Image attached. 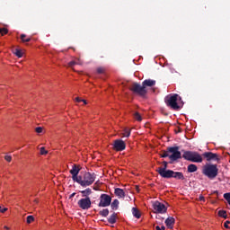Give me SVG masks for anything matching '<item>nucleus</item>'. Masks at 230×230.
<instances>
[{
	"instance_id": "obj_1",
	"label": "nucleus",
	"mask_w": 230,
	"mask_h": 230,
	"mask_svg": "<svg viewBox=\"0 0 230 230\" xmlns=\"http://www.w3.org/2000/svg\"><path fill=\"white\" fill-rule=\"evenodd\" d=\"M165 104L172 111H181L184 107L182 97L177 93L170 94L165 97Z\"/></svg>"
},
{
	"instance_id": "obj_2",
	"label": "nucleus",
	"mask_w": 230,
	"mask_h": 230,
	"mask_svg": "<svg viewBox=\"0 0 230 230\" xmlns=\"http://www.w3.org/2000/svg\"><path fill=\"white\" fill-rule=\"evenodd\" d=\"M96 181V174L94 172L91 173L89 172H84L83 175H79V180H77V184L83 186V188H87L91 186Z\"/></svg>"
},
{
	"instance_id": "obj_3",
	"label": "nucleus",
	"mask_w": 230,
	"mask_h": 230,
	"mask_svg": "<svg viewBox=\"0 0 230 230\" xmlns=\"http://www.w3.org/2000/svg\"><path fill=\"white\" fill-rule=\"evenodd\" d=\"M202 173L208 177V179L213 181V179H217L218 175V166L213 164H207L203 167Z\"/></svg>"
},
{
	"instance_id": "obj_4",
	"label": "nucleus",
	"mask_w": 230,
	"mask_h": 230,
	"mask_svg": "<svg viewBox=\"0 0 230 230\" xmlns=\"http://www.w3.org/2000/svg\"><path fill=\"white\" fill-rule=\"evenodd\" d=\"M203 155L197 151H184L182 157L185 161H190V163H202L204 161Z\"/></svg>"
},
{
	"instance_id": "obj_5",
	"label": "nucleus",
	"mask_w": 230,
	"mask_h": 230,
	"mask_svg": "<svg viewBox=\"0 0 230 230\" xmlns=\"http://www.w3.org/2000/svg\"><path fill=\"white\" fill-rule=\"evenodd\" d=\"M130 91H132L134 94L141 96V98H145V96H146V93H148L146 88H145L143 84L141 85L138 83H133L130 86Z\"/></svg>"
},
{
	"instance_id": "obj_6",
	"label": "nucleus",
	"mask_w": 230,
	"mask_h": 230,
	"mask_svg": "<svg viewBox=\"0 0 230 230\" xmlns=\"http://www.w3.org/2000/svg\"><path fill=\"white\" fill-rule=\"evenodd\" d=\"M179 146H170L167 147V152H169V154H172L169 155V159L171 161H177L178 159H181L182 155H181V151Z\"/></svg>"
},
{
	"instance_id": "obj_7",
	"label": "nucleus",
	"mask_w": 230,
	"mask_h": 230,
	"mask_svg": "<svg viewBox=\"0 0 230 230\" xmlns=\"http://www.w3.org/2000/svg\"><path fill=\"white\" fill-rule=\"evenodd\" d=\"M99 208H107L111 206L112 202V198L109 194H102L99 198Z\"/></svg>"
},
{
	"instance_id": "obj_8",
	"label": "nucleus",
	"mask_w": 230,
	"mask_h": 230,
	"mask_svg": "<svg viewBox=\"0 0 230 230\" xmlns=\"http://www.w3.org/2000/svg\"><path fill=\"white\" fill-rule=\"evenodd\" d=\"M77 204H78V206L81 209H84V210L90 209V208H91V198H89V197L83 198V199L78 200Z\"/></svg>"
},
{
	"instance_id": "obj_9",
	"label": "nucleus",
	"mask_w": 230,
	"mask_h": 230,
	"mask_svg": "<svg viewBox=\"0 0 230 230\" xmlns=\"http://www.w3.org/2000/svg\"><path fill=\"white\" fill-rule=\"evenodd\" d=\"M153 209L156 213H160V214H164V213H166V211H168V208H166V206H164V204L159 201H155L153 203Z\"/></svg>"
},
{
	"instance_id": "obj_10",
	"label": "nucleus",
	"mask_w": 230,
	"mask_h": 230,
	"mask_svg": "<svg viewBox=\"0 0 230 230\" xmlns=\"http://www.w3.org/2000/svg\"><path fill=\"white\" fill-rule=\"evenodd\" d=\"M157 173H159L160 176L163 177V179H172V175L173 173V171L163 169V167H159L156 169Z\"/></svg>"
},
{
	"instance_id": "obj_11",
	"label": "nucleus",
	"mask_w": 230,
	"mask_h": 230,
	"mask_svg": "<svg viewBox=\"0 0 230 230\" xmlns=\"http://www.w3.org/2000/svg\"><path fill=\"white\" fill-rule=\"evenodd\" d=\"M70 173L72 175V180L75 182H77L78 180L80 179V176H78V173H80V167L77 166L76 164H74L72 166V169L70 170Z\"/></svg>"
},
{
	"instance_id": "obj_12",
	"label": "nucleus",
	"mask_w": 230,
	"mask_h": 230,
	"mask_svg": "<svg viewBox=\"0 0 230 230\" xmlns=\"http://www.w3.org/2000/svg\"><path fill=\"white\" fill-rule=\"evenodd\" d=\"M202 156L205 157L207 161H220L218 154L213 152H205L202 154Z\"/></svg>"
},
{
	"instance_id": "obj_13",
	"label": "nucleus",
	"mask_w": 230,
	"mask_h": 230,
	"mask_svg": "<svg viewBox=\"0 0 230 230\" xmlns=\"http://www.w3.org/2000/svg\"><path fill=\"white\" fill-rule=\"evenodd\" d=\"M127 148V144L122 139H116V152H123Z\"/></svg>"
},
{
	"instance_id": "obj_14",
	"label": "nucleus",
	"mask_w": 230,
	"mask_h": 230,
	"mask_svg": "<svg viewBox=\"0 0 230 230\" xmlns=\"http://www.w3.org/2000/svg\"><path fill=\"white\" fill-rule=\"evenodd\" d=\"M174 224L175 218L172 217H169L167 219H165V226L168 227V229H173Z\"/></svg>"
},
{
	"instance_id": "obj_15",
	"label": "nucleus",
	"mask_w": 230,
	"mask_h": 230,
	"mask_svg": "<svg viewBox=\"0 0 230 230\" xmlns=\"http://www.w3.org/2000/svg\"><path fill=\"white\" fill-rule=\"evenodd\" d=\"M172 179H177L178 181H184V174L181 172H174L172 171Z\"/></svg>"
},
{
	"instance_id": "obj_16",
	"label": "nucleus",
	"mask_w": 230,
	"mask_h": 230,
	"mask_svg": "<svg viewBox=\"0 0 230 230\" xmlns=\"http://www.w3.org/2000/svg\"><path fill=\"white\" fill-rule=\"evenodd\" d=\"M142 85H144L145 89H146V87H154V85H155V80L146 79L142 82Z\"/></svg>"
},
{
	"instance_id": "obj_17",
	"label": "nucleus",
	"mask_w": 230,
	"mask_h": 230,
	"mask_svg": "<svg viewBox=\"0 0 230 230\" xmlns=\"http://www.w3.org/2000/svg\"><path fill=\"white\" fill-rule=\"evenodd\" d=\"M197 170H199V167H197V165H195L194 164H190L187 167V172L189 173H195V172H197Z\"/></svg>"
},
{
	"instance_id": "obj_18",
	"label": "nucleus",
	"mask_w": 230,
	"mask_h": 230,
	"mask_svg": "<svg viewBox=\"0 0 230 230\" xmlns=\"http://www.w3.org/2000/svg\"><path fill=\"white\" fill-rule=\"evenodd\" d=\"M116 196L119 199H123L125 197V191L123 189L116 188Z\"/></svg>"
},
{
	"instance_id": "obj_19",
	"label": "nucleus",
	"mask_w": 230,
	"mask_h": 230,
	"mask_svg": "<svg viewBox=\"0 0 230 230\" xmlns=\"http://www.w3.org/2000/svg\"><path fill=\"white\" fill-rule=\"evenodd\" d=\"M80 193H82V197H85V199H87V197H89V195L93 193V190H91L90 188H87L84 190H80Z\"/></svg>"
},
{
	"instance_id": "obj_20",
	"label": "nucleus",
	"mask_w": 230,
	"mask_h": 230,
	"mask_svg": "<svg viewBox=\"0 0 230 230\" xmlns=\"http://www.w3.org/2000/svg\"><path fill=\"white\" fill-rule=\"evenodd\" d=\"M132 215L135 217V218H141V212H139V209L137 208H132Z\"/></svg>"
},
{
	"instance_id": "obj_21",
	"label": "nucleus",
	"mask_w": 230,
	"mask_h": 230,
	"mask_svg": "<svg viewBox=\"0 0 230 230\" xmlns=\"http://www.w3.org/2000/svg\"><path fill=\"white\" fill-rule=\"evenodd\" d=\"M109 224H116V214L115 212L112 213V215L108 218Z\"/></svg>"
},
{
	"instance_id": "obj_22",
	"label": "nucleus",
	"mask_w": 230,
	"mask_h": 230,
	"mask_svg": "<svg viewBox=\"0 0 230 230\" xmlns=\"http://www.w3.org/2000/svg\"><path fill=\"white\" fill-rule=\"evenodd\" d=\"M218 217H221V218H227V212L226 210H219Z\"/></svg>"
},
{
	"instance_id": "obj_23",
	"label": "nucleus",
	"mask_w": 230,
	"mask_h": 230,
	"mask_svg": "<svg viewBox=\"0 0 230 230\" xmlns=\"http://www.w3.org/2000/svg\"><path fill=\"white\" fill-rule=\"evenodd\" d=\"M101 217H109V209L104 208L99 212Z\"/></svg>"
},
{
	"instance_id": "obj_24",
	"label": "nucleus",
	"mask_w": 230,
	"mask_h": 230,
	"mask_svg": "<svg viewBox=\"0 0 230 230\" xmlns=\"http://www.w3.org/2000/svg\"><path fill=\"white\" fill-rule=\"evenodd\" d=\"M14 55L18 57V58H22V50L16 49L14 51Z\"/></svg>"
},
{
	"instance_id": "obj_25",
	"label": "nucleus",
	"mask_w": 230,
	"mask_h": 230,
	"mask_svg": "<svg viewBox=\"0 0 230 230\" xmlns=\"http://www.w3.org/2000/svg\"><path fill=\"white\" fill-rule=\"evenodd\" d=\"M130 129L125 128L124 133H122V137H130Z\"/></svg>"
},
{
	"instance_id": "obj_26",
	"label": "nucleus",
	"mask_w": 230,
	"mask_h": 230,
	"mask_svg": "<svg viewBox=\"0 0 230 230\" xmlns=\"http://www.w3.org/2000/svg\"><path fill=\"white\" fill-rule=\"evenodd\" d=\"M21 40H22V42H30L31 40V38L26 39V34H21Z\"/></svg>"
},
{
	"instance_id": "obj_27",
	"label": "nucleus",
	"mask_w": 230,
	"mask_h": 230,
	"mask_svg": "<svg viewBox=\"0 0 230 230\" xmlns=\"http://www.w3.org/2000/svg\"><path fill=\"white\" fill-rule=\"evenodd\" d=\"M134 118L135 119H137V121H143V118L141 117V114H139V112H136L134 114Z\"/></svg>"
},
{
	"instance_id": "obj_28",
	"label": "nucleus",
	"mask_w": 230,
	"mask_h": 230,
	"mask_svg": "<svg viewBox=\"0 0 230 230\" xmlns=\"http://www.w3.org/2000/svg\"><path fill=\"white\" fill-rule=\"evenodd\" d=\"M103 73H105V67L100 66V67L97 68V74L98 75H103Z\"/></svg>"
},
{
	"instance_id": "obj_29",
	"label": "nucleus",
	"mask_w": 230,
	"mask_h": 230,
	"mask_svg": "<svg viewBox=\"0 0 230 230\" xmlns=\"http://www.w3.org/2000/svg\"><path fill=\"white\" fill-rule=\"evenodd\" d=\"M8 33V29L6 28H0V34L3 35H6Z\"/></svg>"
},
{
	"instance_id": "obj_30",
	"label": "nucleus",
	"mask_w": 230,
	"mask_h": 230,
	"mask_svg": "<svg viewBox=\"0 0 230 230\" xmlns=\"http://www.w3.org/2000/svg\"><path fill=\"white\" fill-rule=\"evenodd\" d=\"M35 221V217L33 216H28L27 217V224H31V222Z\"/></svg>"
},
{
	"instance_id": "obj_31",
	"label": "nucleus",
	"mask_w": 230,
	"mask_h": 230,
	"mask_svg": "<svg viewBox=\"0 0 230 230\" xmlns=\"http://www.w3.org/2000/svg\"><path fill=\"white\" fill-rule=\"evenodd\" d=\"M161 157H170V152L167 151H163V154L161 155Z\"/></svg>"
},
{
	"instance_id": "obj_32",
	"label": "nucleus",
	"mask_w": 230,
	"mask_h": 230,
	"mask_svg": "<svg viewBox=\"0 0 230 230\" xmlns=\"http://www.w3.org/2000/svg\"><path fill=\"white\" fill-rule=\"evenodd\" d=\"M48 154V150H46V147H40V155H46Z\"/></svg>"
},
{
	"instance_id": "obj_33",
	"label": "nucleus",
	"mask_w": 230,
	"mask_h": 230,
	"mask_svg": "<svg viewBox=\"0 0 230 230\" xmlns=\"http://www.w3.org/2000/svg\"><path fill=\"white\" fill-rule=\"evenodd\" d=\"M42 130H43L42 127H38L35 128V131L37 132V134H42Z\"/></svg>"
},
{
	"instance_id": "obj_34",
	"label": "nucleus",
	"mask_w": 230,
	"mask_h": 230,
	"mask_svg": "<svg viewBox=\"0 0 230 230\" xmlns=\"http://www.w3.org/2000/svg\"><path fill=\"white\" fill-rule=\"evenodd\" d=\"M163 164H164V167H162V170H167V168H168V162L164 161Z\"/></svg>"
},
{
	"instance_id": "obj_35",
	"label": "nucleus",
	"mask_w": 230,
	"mask_h": 230,
	"mask_svg": "<svg viewBox=\"0 0 230 230\" xmlns=\"http://www.w3.org/2000/svg\"><path fill=\"white\" fill-rule=\"evenodd\" d=\"M4 159H5V161H7V163H12V156L11 155H5Z\"/></svg>"
},
{
	"instance_id": "obj_36",
	"label": "nucleus",
	"mask_w": 230,
	"mask_h": 230,
	"mask_svg": "<svg viewBox=\"0 0 230 230\" xmlns=\"http://www.w3.org/2000/svg\"><path fill=\"white\" fill-rule=\"evenodd\" d=\"M224 227H226V229H230V222L226 221L225 224H224Z\"/></svg>"
},
{
	"instance_id": "obj_37",
	"label": "nucleus",
	"mask_w": 230,
	"mask_h": 230,
	"mask_svg": "<svg viewBox=\"0 0 230 230\" xmlns=\"http://www.w3.org/2000/svg\"><path fill=\"white\" fill-rule=\"evenodd\" d=\"M6 211H8L7 208H4L2 206H0V213H6Z\"/></svg>"
},
{
	"instance_id": "obj_38",
	"label": "nucleus",
	"mask_w": 230,
	"mask_h": 230,
	"mask_svg": "<svg viewBox=\"0 0 230 230\" xmlns=\"http://www.w3.org/2000/svg\"><path fill=\"white\" fill-rule=\"evenodd\" d=\"M76 61H70L69 63H68V66H69V67H73V66H76Z\"/></svg>"
},
{
	"instance_id": "obj_39",
	"label": "nucleus",
	"mask_w": 230,
	"mask_h": 230,
	"mask_svg": "<svg viewBox=\"0 0 230 230\" xmlns=\"http://www.w3.org/2000/svg\"><path fill=\"white\" fill-rule=\"evenodd\" d=\"M111 208L112 209H114V208H116V199H114L111 203Z\"/></svg>"
},
{
	"instance_id": "obj_40",
	"label": "nucleus",
	"mask_w": 230,
	"mask_h": 230,
	"mask_svg": "<svg viewBox=\"0 0 230 230\" xmlns=\"http://www.w3.org/2000/svg\"><path fill=\"white\" fill-rule=\"evenodd\" d=\"M112 146H113V149L116 150V140H113Z\"/></svg>"
},
{
	"instance_id": "obj_41",
	"label": "nucleus",
	"mask_w": 230,
	"mask_h": 230,
	"mask_svg": "<svg viewBox=\"0 0 230 230\" xmlns=\"http://www.w3.org/2000/svg\"><path fill=\"white\" fill-rule=\"evenodd\" d=\"M75 102H77L78 103H80V102H82V99H80L79 97L75 98Z\"/></svg>"
},
{
	"instance_id": "obj_42",
	"label": "nucleus",
	"mask_w": 230,
	"mask_h": 230,
	"mask_svg": "<svg viewBox=\"0 0 230 230\" xmlns=\"http://www.w3.org/2000/svg\"><path fill=\"white\" fill-rule=\"evenodd\" d=\"M75 195H76L75 192H73L70 196H69V199H73V197H75Z\"/></svg>"
},
{
	"instance_id": "obj_43",
	"label": "nucleus",
	"mask_w": 230,
	"mask_h": 230,
	"mask_svg": "<svg viewBox=\"0 0 230 230\" xmlns=\"http://www.w3.org/2000/svg\"><path fill=\"white\" fill-rule=\"evenodd\" d=\"M81 102H83L84 103V105H87V101H85V100L82 99V101H81Z\"/></svg>"
},
{
	"instance_id": "obj_44",
	"label": "nucleus",
	"mask_w": 230,
	"mask_h": 230,
	"mask_svg": "<svg viewBox=\"0 0 230 230\" xmlns=\"http://www.w3.org/2000/svg\"><path fill=\"white\" fill-rule=\"evenodd\" d=\"M160 229H161V230H165V229H166V226H162L160 227Z\"/></svg>"
},
{
	"instance_id": "obj_45",
	"label": "nucleus",
	"mask_w": 230,
	"mask_h": 230,
	"mask_svg": "<svg viewBox=\"0 0 230 230\" xmlns=\"http://www.w3.org/2000/svg\"><path fill=\"white\" fill-rule=\"evenodd\" d=\"M155 230H161V226H155Z\"/></svg>"
},
{
	"instance_id": "obj_46",
	"label": "nucleus",
	"mask_w": 230,
	"mask_h": 230,
	"mask_svg": "<svg viewBox=\"0 0 230 230\" xmlns=\"http://www.w3.org/2000/svg\"><path fill=\"white\" fill-rule=\"evenodd\" d=\"M119 204V201H118V199H116V208H118Z\"/></svg>"
},
{
	"instance_id": "obj_47",
	"label": "nucleus",
	"mask_w": 230,
	"mask_h": 230,
	"mask_svg": "<svg viewBox=\"0 0 230 230\" xmlns=\"http://www.w3.org/2000/svg\"><path fill=\"white\" fill-rule=\"evenodd\" d=\"M199 200H204V196H200Z\"/></svg>"
},
{
	"instance_id": "obj_48",
	"label": "nucleus",
	"mask_w": 230,
	"mask_h": 230,
	"mask_svg": "<svg viewBox=\"0 0 230 230\" xmlns=\"http://www.w3.org/2000/svg\"><path fill=\"white\" fill-rule=\"evenodd\" d=\"M117 173L119 175L121 173V170L117 171Z\"/></svg>"
},
{
	"instance_id": "obj_49",
	"label": "nucleus",
	"mask_w": 230,
	"mask_h": 230,
	"mask_svg": "<svg viewBox=\"0 0 230 230\" xmlns=\"http://www.w3.org/2000/svg\"><path fill=\"white\" fill-rule=\"evenodd\" d=\"M4 229H7V230H8V229H10V228H9L8 226H4Z\"/></svg>"
},
{
	"instance_id": "obj_50",
	"label": "nucleus",
	"mask_w": 230,
	"mask_h": 230,
	"mask_svg": "<svg viewBox=\"0 0 230 230\" xmlns=\"http://www.w3.org/2000/svg\"><path fill=\"white\" fill-rule=\"evenodd\" d=\"M113 189H114V193H116V187H114Z\"/></svg>"
},
{
	"instance_id": "obj_51",
	"label": "nucleus",
	"mask_w": 230,
	"mask_h": 230,
	"mask_svg": "<svg viewBox=\"0 0 230 230\" xmlns=\"http://www.w3.org/2000/svg\"><path fill=\"white\" fill-rule=\"evenodd\" d=\"M156 218H161V216H156Z\"/></svg>"
},
{
	"instance_id": "obj_52",
	"label": "nucleus",
	"mask_w": 230,
	"mask_h": 230,
	"mask_svg": "<svg viewBox=\"0 0 230 230\" xmlns=\"http://www.w3.org/2000/svg\"><path fill=\"white\" fill-rule=\"evenodd\" d=\"M93 190H97L96 187H93Z\"/></svg>"
}]
</instances>
